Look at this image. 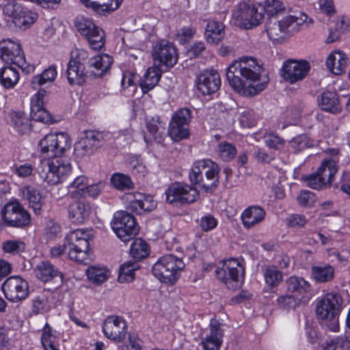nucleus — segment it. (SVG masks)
Wrapping results in <instances>:
<instances>
[{"mask_svg": "<svg viewBox=\"0 0 350 350\" xmlns=\"http://www.w3.org/2000/svg\"><path fill=\"white\" fill-rule=\"evenodd\" d=\"M103 332L107 338L120 342L124 338L126 333V321L121 317L109 316L103 322Z\"/></svg>", "mask_w": 350, "mask_h": 350, "instance_id": "obj_22", "label": "nucleus"}, {"mask_svg": "<svg viewBox=\"0 0 350 350\" xmlns=\"http://www.w3.org/2000/svg\"><path fill=\"white\" fill-rule=\"evenodd\" d=\"M111 185L118 190L124 191L134 187V184L129 176L122 173H114L111 175Z\"/></svg>", "mask_w": 350, "mask_h": 350, "instance_id": "obj_48", "label": "nucleus"}, {"mask_svg": "<svg viewBox=\"0 0 350 350\" xmlns=\"http://www.w3.org/2000/svg\"><path fill=\"white\" fill-rule=\"evenodd\" d=\"M91 237V230H89L77 229L70 232L65 239V247L68 248V257L77 262L85 263Z\"/></svg>", "mask_w": 350, "mask_h": 350, "instance_id": "obj_5", "label": "nucleus"}, {"mask_svg": "<svg viewBox=\"0 0 350 350\" xmlns=\"http://www.w3.org/2000/svg\"><path fill=\"white\" fill-rule=\"evenodd\" d=\"M25 243L20 239H8L2 243V251L8 254L18 255L25 250Z\"/></svg>", "mask_w": 350, "mask_h": 350, "instance_id": "obj_51", "label": "nucleus"}, {"mask_svg": "<svg viewBox=\"0 0 350 350\" xmlns=\"http://www.w3.org/2000/svg\"><path fill=\"white\" fill-rule=\"evenodd\" d=\"M165 194L166 200L170 204H191L199 198V192L196 188L178 182L172 183L166 190Z\"/></svg>", "mask_w": 350, "mask_h": 350, "instance_id": "obj_15", "label": "nucleus"}, {"mask_svg": "<svg viewBox=\"0 0 350 350\" xmlns=\"http://www.w3.org/2000/svg\"><path fill=\"white\" fill-rule=\"evenodd\" d=\"M139 268L137 261H126L120 267L118 281L121 283L130 282L135 278V271Z\"/></svg>", "mask_w": 350, "mask_h": 350, "instance_id": "obj_45", "label": "nucleus"}, {"mask_svg": "<svg viewBox=\"0 0 350 350\" xmlns=\"http://www.w3.org/2000/svg\"><path fill=\"white\" fill-rule=\"evenodd\" d=\"M86 273L89 280L96 284L104 282L109 275V272L106 268L99 267H90Z\"/></svg>", "mask_w": 350, "mask_h": 350, "instance_id": "obj_55", "label": "nucleus"}, {"mask_svg": "<svg viewBox=\"0 0 350 350\" xmlns=\"http://www.w3.org/2000/svg\"><path fill=\"white\" fill-rule=\"evenodd\" d=\"M68 213L73 223L83 224L89 219L91 207L84 200H76L68 206Z\"/></svg>", "mask_w": 350, "mask_h": 350, "instance_id": "obj_28", "label": "nucleus"}, {"mask_svg": "<svg viewBox=\"0 0 350 350\" xmlns=\"http://www.w3.org/2000/svg\"><path fill=\"white\" fill-rule=\"evenodd\" d=\"M14 128L19 134H25L30 129V120L23 112H14L12 116Z\"/></svg>", "mask_w": 350, "mask_h": 350, "instance_id": "obj_49", "label": "nucleus"}, {"mask_svg": "<svg viewBox=\"0 0 350 350\" xmlns=\"http://www.w3.org/2000/svg\"><path fill=\"white\" fill-rule=\"evenodd\" d=\"M287 291L295 295H301L310 291V284L304 278L293 275L286 280Z\"/></svg>", "mask_w": 350, "mask_h": 350, "instance_id": "obj_37", "label": "nucleus"}, {"mask_svg": "<svg viewBox=\"0 0 350 350\" xmlns=\"http://www.w3.org/2000/svg\"><path fill=\"white\" fill-rule=\"evenodd\" d=\"M127 166L131 172L136 176H144L146 172V167L142 159L136 155L128 158Z\"/></svg>", "mask_w": 350, "mask_h": 350, "instance_id": "obj_56", "label": "nucleus"}, {"mask_svg": "<svg viewBox=\"0 0 350 350\" xmlns=\"http://www.w3.org/2000/svg\"><path fill=\"white\" fill-rule=\"evenodd\" d=\"M342 304L343 299L338 293H327L317 303V314L322 319H334L340 313Z\"/></svg>", "mask_w": 350, "mask_h": 350, "instance_id": "obj_14", "label": "nucleus"}, {"mask_svg": "<svg viewBox=\"0 0 350 350\" xmlns=\"http://www.w3.org/2000/svg\"><path fill=\"white\" fill-rule=\"evenodd\" d=\"M264 71L258 59L249 56L234 61L227 68L229 85L240 95L253 96L262 91L268 83L262 77Z\"/></svg>", "mask_w": 350, "mask_h": 350, "instance_id": "obj_1", "label": "nucleus"}, {"mask_svg": "<svg viewBox=\"0 0 350 350\" xmlns=\"http://www.w3.org/2000/svg\"><path fill=\"white\" fill-rule=\"evenodd\" d=\"M19 80L18 71L12 66H3L0 69V83L5 88H14Z\"/></svg>", "mask_w": 350, "mask_h": 350, "instance_id": "obj_42", "label": "nucleus"}, {"mask_svg": "<svg viewBox=\"0 0 350 350\" xmlns=\"http://www.w3.org/2000/svg\"><path fill=\"white\" fill-rule=\"evenodd\" d=\"M185 263L177 256L169 254L161 257L152 267V273L161 282L174 284L183 270Z\"/></svg>", "mask_w": 350, "mask_h": 350, "instance_id": "obj_4", "label": "nucleus"}, {"mask_svg": "<svg viewBox=\"0 0 350 350\" xmlns=\"http://www.w3.org/2000/svg\"><path fill=\"white\" fill-rule=\"evenodd\" d=\"M41 342L45 350H59L57 347L56 336L48 323H46L43 327Z\"/></svg>", "mask_w": 350, "mask_h": 350, "instance_id": "obj_52", "label": "nucleus"}, {"mask_svg": "<svg viewBox=\"0 0 350 350\" xmlns=\"http://www.w3.org/2000/svg\"><path fill=\"white\" fill-rule=\"evenodd\" d=\"M41 342L45 350H59L57 347L56 336L48 323H46L43 327Z\"/></svg>", "mask_w": 350, "mask_h": 350, "instance_id": "obj_53", "label": "nucleus"}, {"mask_svg": "<svg viewBox=\"0 0 350 350\" xmlns=\"http://www.w3.org/2000/svg\"><path fill=\"white\" fill-rule=\"evenodd\" d=\"M312 275L319 283L331 282L335 276L334 268L329 264H322L311 267Z\"/></svg>", "mask_w": 350, "mask_h": 350, "instance_id": "obj_36", "label": "nucleus"}, {"mask_svg": "<svg viewBox=\"0 0 350 350\" xmlns=\"http://www.w3.org/2000/svg\"><path fill=\"white\" fill-rule=\"evenodd\" d=\"M111 225L114 232L124 242L131 240L139 231L134 217L125 211L116 212Z\"/></svg>", "mask_w": 350, "mask_h": 350, "instance_id": "obj_13", "label": "nucleus"}, {"mask_svg": "<svg viewBox=\"0 0 350 350\" xmlns=\"http://www.w3.org/2000/svg\"><path fill=\"white\" fill-rule=\"evenodd\" d=\"M126 208L136 214L142 215L150 212L157 207L153 197L140 192H129L123 196Z\"/></svg>", "mask_w": 350, "mask_h": 350, "instance_id": "obj_18", "label": "nucleus"}, {"mask_svg": "<svg viewBox=\"0 0 350 350\" xmlns=\"http://www.w3.org/2000/svg\"><path fill=\"white\" fill-rule=\"evenodd\" d=\"M265 9L254 4L241 3L234 14L236 24L243 29H252L259 25L264 18Z\"/></svg>", "mask_w": 350, "mask_h": 350, "instance_id": "obj_12", "label": "nucleus"}, {"mask_svg": "<svg viewBox=\"0 0 350 350\" xmlns=\"http://www.w3.org/2000/svg\"><path fill=\"white\" fill-rule=\"evenodd\" d=\"M285 18L293 35L313 23V20L303 12H297Z\"/></svg>", "mask_w": 350, "mask_h": 350, "instance_id": "obj_35", "label": "nucleus"}, {"mask_svg": "<svg viewBox=\"0 0 350 350\" xmlns=\"http://www.w3.org/2000/svg\"><path fill=\"white\" fill-rule=\"evenodd\" d=\"M48 300L44 295L37 296L32 301V312L37 314L47 310Z\"/></svg>", "mask_w": 350, "mask_h": 350, "instance_id": "obj_62", "label": "nucleus"}, {"mask_svg": "<svg viewBox=\"0 0 350 350\" xmlns=\"http://www.w3.org/2000/svg\"><path fill=\"white\" fill-rule=\"evenodd\" d=\"M0 57L8 64L19 67L24 72H33L34 66L26 62L20 43L11 39H5L0 42Z\"/></svg>", "mask_w": 350, "mask_h": 350, "instance_id": "obj_8", "label": "nucleus"}, {"mask_svg": "<svg viewBox=\"0 0 350 350\" xmlns=\"http://www.w3.org/2000/svg\"><path fill=\"white\" fill-rule=\"evenodd\" d=\"M310 69V64L305 60L288 59L282 67V79L291 84L303 80Z\"/></svg>", "mask_w": 350, "mask_h": 350, "instance_id": "obj_20", "label": "nucleus"}, {"mask_svg": "<svg viewBox=\"0 0 350 350\" xmlns=\"http://www.w3.org/2000/svg\"><path fill=\"white\" fill-rule=\"evenodd\" d=\"M146 127L147 133L144 134V140L147 144L153 141L161 142L163 139L165 124L161 120L159 116L147 119Z\"/></svg>", "mask_w": 350, "mask_h": 350, "instance_id": "obj_27", "label": "nucleus"}, {"mask_svg": "<svg viewBox=\"0 0 350 350\" xmlns=\"http://www.w3.org/2000/svg\"><path fill=\"white\" fill-rule=\"evenodd\" d=\"M289 144L295 152L303 151L313 146L312 141L306 135H299L293 137Z\"/></svg>", "mask_w": 350, "mask_h": 350, "instance_id": "obj_58", "label": "nucleus"}, {"mask_svg": "<svg viewBox=\"0 0 350 350\" xmlns=\"http://www.w3.org/2000/svg\"><path fill=\"white\" fill-rule=\"evenodd\" d=\"M266 31L269 38L275 43H282L293 36L285 17L280 21H270Z\"/></svg>", "mask_w": 350, "mask_h": 350, "instance_id": "obj_23", "label": "nucleus"}, {"mask_svg": "<svg viewBox=\"0 0 350 350\" xmlns=\"http://www.w3.org/2000/svg\"><path fill=\"white\" fill-rule=\"evenodd\" d=\"M350 29V19L346 16L339 17L335 23V31H330L327 42L331 43L337 40L340 34L348 31Z\"/></svg>", "mask_w": 350, "mask_h": 350, "instance_id": "obj_47", "label": "nucleus"}, {"mask_svg": "<svg viewBox=\"0 0 350 350\" xmlns=\"http://www.w3.org/2000/svg\"><path fill=\"white\" fill-rule=\"evenodd\" d=\"M191 119V111L183 108L176 111L172 118L168 133L174 141H179L189 135V122Z\"/></svg>", "mask_w": 350, "mask_h": 350, "instance_id": "obj_19", "label": "nucleus"}, {"mask_svg": "<svg viewBox=\"0 0 350 350\" xmlns=\"http://www.w3.org/2000/svg\"><path fill=\"white\" fill-rule=\"evenodd\" d=\"M90 62V66L95 69L94 74L102 76L111 68L113 59L107 54H101L92 58Z\"/></svg>", "mask_w": 350, "mask_h": 350, "instance_id": "obj_43", "label": "nucleus"}, {"mask_svg": "<svg viewBox=\"0 0 350 350\" xmlns=\"http://www.w3.org/2000/svg\"><path fill=\"white\" fill-rule=\"evenodd\" d=\"M81 3L87 8H91L93 11L99 14H105L106 12L113 11L119 8L122 0H111L110 4H100L97 1L91 0H81Z\"/></svg>", "mask_w": 350, "mask_h": 350, "instance_id": "obj_44", "label": "nucleus"}, {"mask_svg": "<svg viewBox=\"0 0 350 350\" xmlns=\"http://www.w3.org/2000/svg\"><path fill=\"white\" fill-rule=\"evenodd\" d=\"M138 81V76L131 72L126 71L122 73L121 85L124 90L131 89L130 92H134L136 90V84Z\"/></svg>", "mask_w": 350, "mask_h": 350, "instance_id": "obj_60", "label": "nucleus"}, {"mask_svg": "<svg viewBox=\"0 0 350 350\" xmlns=\"http://www.w3.org/2000/svg\"><path fill=\"white\" fill-rule=\"evenodd\" d=\"M239 122L243 127L251 128L254 126L256 123L254 111L252 110L243 111L240 115Z\"/></svg>", "mask_w": 350, "mask_h": 350, "instance_id": "obj_64", "label": "nucleus"}, {"mask_svg": "<svg viewBox=\"0 0 350 350\" xmlns=\"http://www.w3.org/2000/svg\"><path fill=\"white\" fill-rule=\"evenodd\" d=\"M217 155L224 161H231L237 154L236 147L227 142H221L217 144Z\"/></svg>", "mask_w": 350, "mask_h": 350, "instance_id": "obj_54", "label": "nucleus"}, {"mask_svg": "<svg viewBox=\"0 0 350 350\" xmlns=\"http://www.w3.org/2000/svg\"><path fill=\"white\" fill-rule=\"evenodd\" d=\"M99 146L98 135L92 131L85 132L79 140L75 143L74 152L77 157L90 154Z\"/></svg>", "mask_w": 350, "mask_h": 350, "instance_id": "obj_26", "label": "nucleus"}, {"mask_svg": "<svg viewBox=\"0 0 350 350\" xmlns=\"http://www.w3.org/2000/svg\"><path fill=\"white\" fill-rule=\"evenodd\" d=\"M210 332L202 338L201 345L204 350H220L224 330L221 325L215 319H211L209 324Z\"/></svg>", "mask_w": 350, "mask_h": 350, "instance_id": "obj_25", "label": "nucleus"}, {"mask_svg": "<svg viewBox=\"0 0 350 350\" xmlns=\"http://www.w3.org/2000/svg\"><path fill=\"white\" fill-rule=\"evenodd\" d=\"M302 180L306 183L307 186L313 189L319 190L327 187L317 171L310 175L304 176Z\"/></svg>", "mask_w": 350, "mask_h": 350, "instance_id": "obj_59", "label": "nucleus"}, {"mask_svg": "<svg viewBox=\"0 0 350 350\" xmlns=\"http://www.w3.org/2000/svg\"><path fill=\"white\" fill-rule=\"evenodd\" d=\"M263 138L265 145L269 148L278 150L284 147V139L275 132H266Z\"/></svg>", "mask_w": 350, "mask_h": 350, "instance_id": "obj_57", "label": "nucleus"}, {"mask_svg": "<svg viewBox=\"0 0 350 350\" xmlns=\"http://www.w3.org/2000/svg\"><path fill=\"white\" fill-rule=\"evenodd\" d=\"M318 104L323 111L332 113H338L342 109L338 96L335 92H323L318 98Z\"/></svg>", "mask_w": 350, "mask_h": 350, "instance_id": "obj_31", "label": "nucleus"}, {"mask_svg": "<svg viewBox=\"0 0 350 350\" xmlns=\"http://www.w3.org/2000/svg\"><path fill=\"white\" fill-rule=\"evenodd\" d=\"M75 27L94 50L101 49L105 44L103 30L90 18L79 16L75 19Z\"/></svg>", "mask_w": 350, "mask_h": 350, "instance_id": "obj_9", "label": "nucleus"}, {"mask_svg": "<svg viewBox=\"0 0 350 350\" xmlns=\"http://www.w3.org/2000/svg\"><path fill=\"white\" fill-rule=\"evenodd\" d=\"M262 274L265 283L270 288L278 286L282 280V273L275 266H266L262 268Z\"/></svg>", "mask_w": 350, "mask_h": 350, "instance_id": "obj_46", "label": "nucleus"}, {"mask_svg": "<svg viewBox=\"0 0 350 350\" xmlns=\"http://www.w3.org/2000/svg\"><path fill=\"white\" fill-rule=\"evenodd\" d=\"M322 350H350V339L340 338L326 344Z\"/></svg>", "mask_w": 350, "mask_h": 350, "instance_id": "obj_61", "label": "nucleus"}, {"mask_svg": "<svg viewBox=\"0 0 350 350\" xmlns=\"http://www.w3.org/2000/svg\"><path fill=\"white\" fill-rule=\"evenodd\" d=\"M220 85V76L216 70H205L198 77L197 88L204 95L215 92L219 90Z\"/></svg>", "mask_w": 350, "mask_h": 350, "instance_id": "obj_24", "label": "nucleus"}, {"mask_svg": "<svg viewBox=\"0 0 350 350\" xmlns=\"http://www.w3.org/2000/svg\"><path fill=\"white\" fill-rule=\"evenodd\" d=\"M216 275L229 289L240 287L245 277L242 260L235 258L224 260L221 267H218L216 270Z\"/></svg>", "mask_w": 350, "mask_h": 350, "instance_id": "obj_6", "label": "nucleus"}, {"mask_svg": "<svg viewBox=\"0 0 350 350\" xmlns=\"http://www.w3.org/2000/svg\"><path fill=\"white\" fill-rule=\"evenodd\" d=\"M152 57L154 62H158L159 66L172 68L178 61L177 50L173 43L163 40L154 45Z\"/></svg>", "mask_w": 350, "mask_h": 350, "instance_id": "obj_21", "label": "nucleus"}, {"mask_svg": "<svg viewBox=\"0 0 350 350\" xmlns=\"http://www.w3.org/2000/svg\"><path fill=\"white\" fill-rule=\"evenodd\" d=\"M4 14L12 18V22L19 28L26 29L37 19V14L18 3H8L3 8Z\"/></svg>", "mask_w": 350, "mask_h": 350, "instance_id": "obj_17", "label": "nucleus"}, {"mask_svg": "<svg viewBox=\"0 0 350 350\" xmlns=\"http://www.w3.org/2000/svg\"><path fill=\"white\" fill-rule=\"evenodd\" d=\"M265 211L258 206L246 208L241 215V220L245 228H251L262 222L265 217Z\"/></svg>", "mask_w": 350, "mask_h": 350, "instance_id": "obj_29", "label": "nucleus"}, {"mask_svg": "<svg viewBox=\"0 0 350 350\" xmlns=\"http://www.w3.org/2000/svg\"><path fill=\"white\" fill-rule=\"evenodd\" d=\"M71 146V140L64 133H52L45 135L39 142L42 154L57 157L64 154Z\"/></svg>", "mask_w": 350, "mask_h": 350, "instance_id": "obj_11", "label": "nucleus"}, {"mask_svg": "<svg viewBox=\"0 0 350 350\" xmlns=\"http://www.w3.org/2000/svg\"><path fill=\"white\" fill-rule=\"evenodd\" d=\"M338 170V160L336 159H325L322 161L317 172L321 176V179L325 182L326 186H329L333 181Z\"/></svg>", "mask_w": 350, "mask_h": 350, "instance_id": "obj_33", "label": "nucleus"}, {"mask_svg": "<svg viewBox=\"0 0 350 350\" xmlns=\"http://www.w3.org/2000/svg\"><path fill=\"white\" fill-rule=\"evenodd\" d=\"M57 75V68L54 65L49 66L40 75L33 77L30 82V86L34 90L41 88L46 84L52 83Z\"/></svg>", "mask_w": 350, "mask_h": 350, "instance_id": "obj_34", "label": "nucleus"}, {"mask_svg": "<svg viewBox=\"0 0 350 350\" xmlns=\"http://www.w3.org/2000/svg\"><path fill=\"white\" fill-rule=\"evenodd\" d=\"M224 26L222 23L215 21L207 23L205 29V37L208 42L217 44L224 38Z\"/></svg>", "mask_w": 350, "mask_h": 350, "instance_id": "obj_39", "label": "nucleus"}, {"mask_svg": "<svg viewBox=\"0 0 350 350\" xmlns=\"http://www.w3.org/2000/svg\"><path fill=\"white\" fill-rule=\"evenodd\" d=\"M161 76V70L157 66H152L147 69L144 74V79L140 83V87L144 93H147L152 90L158 83Z\"/></svg>", "mask_w": 350, "mask_h": 350, "instance_id": "obj_40", "label": "nucleus"}, {"mask_svg": "<svg viewBox=\"0 0 350 350\" xmlns=\"http://www.w3.org/2000/svg\"><path fill=\"white\" fill-rule=\"evenodd\" d=\"M1 290L8 300L18 302L28 297L29 284L20 276H11L3 282Z\"/></svg>", "mask_w": 350, "mask_h": 350, "instance_id": "obj_16", "label": "nucleus"}, {"mask_svg": "<svg viewBox=\"0 0 350 350\" xmlns=\"http://www.w3.org/2000/svg\"><path fill=\"white\" fill-rule=\"evenodd\" d=\"M88 58V52L83 49L75 48L70 52V59L67 65L66 76L70 85H81L87 78L84 62Z\"/></svg>", "mask_w": 350, "mask_h": 350, "instance_id": "obj_7", "label": "nucleus"}, {"mask_svg": "<svg viewBox=\"0 0 350 350\" xmlns=\"http://www.w3.org/2000/svg\"><path fill=\"white\" fill-rule=\"evenodd\" d=\"M308 220L304 215L299 214H293L286 218V224L288 227L294 228H300L305 226Z\"/></svg>", "mask_w": 350, "mask_h": 350, "instance_id": "obj_63", "label": "nucleus"}, {"mask_svg": "<svg viewBox=\"0 0 350 350\" xmlns=\"http://www.w3.org/2000/svg\"><path fill=\"white\" fill-rule=\"evenodd\" d=\"M1 220L6 226L22 228L31 223V216L17 200L5 204L1 211Z\"/></svg>", "mask_w": 350, "mask_h": 350, "instance_id": "obj_10", "label": "nucleus"}, {"mask_svg": "<svg viewBox=\"0 0 350 350\" xmlns=\"http://www.w3.org/2000/svg\"><path fill=\"white\" fill-rule=\"evenodd\" d=\"M348 64V59L345 53L341 51L332 52L327 57L326 66L329 70L336 75L342 74Z\"/></svg>", "mask_w": 350, "mask_h": 350, "instance_id": "obj_30", "label": "nucleus"}, {"mask_svg": "<svg viewBox=\"0 0 350 350\" xmlns=\"http://www.w3.org/2000/svg\"><path fill=\"white\" fill-rule=\"evenodd\" d=\"M72 166L70 161L64 154L53 157L45 168L39 171L40 178L49 185L62 183L70 175Z\"/></svg>", "mask_w": 350, "mask_h": 350, "instance_id": "obj_3", "label": "nucleus"}, {"mask_svg": "<svg viewBox=\"0 0 350 350\" xmlns=\"http://www.w3.org/2000/svg\"><path fill=\"white\" fill-rule=\"evenodd\" d=\"M21 191L35 213L40 214L42 206V196L40 192L31 186L25 187Z\"/></svg>", "mask_w": 350, "mask_h": 350, "instance_id": "obj_41", "label": "nucleus"}, {"mask_svg": "<svg viewBox=\"0 0 350 350\" xmlns=\"http://www.w3.org/2000/svg\"><path fill=\"white\" fill-rule=\"evenodd\" d=\"M88 183V177L83 175L78 176L68 185V194L72 199L85 198V190Z\"/></svg>", "mask_w": 350, "mask_h": 350, "instance_id": "obj_38", "label": "nucleus"}, {"mask_svg": "<svg viewBox=\"0 0 350 350\" xmlns=\"http://www.w3.org/2000/svg\"><path fill=\"white\" fill-rule=\"evenodd\" d=\"M219 167L210 159H201L193 162L189 173L192 185H198L205 191L217 187L219 183Z\"/></svg>", "mask_w": 350, "mask_h": 350, "instance_id": "obj_2", "label": "nucleus"}, {"mask_svg": "<svg viewBox=\"0 0 350 350\" xmlns=\"http://www.w3.org/2000/svg\"><path fill=\"white\" fill-rule=\"evenodd\" d=\"M130 253L135 261L146 257L148 255L147 243L142 239H136L131 245Z\"/></svg>", "mask_w": 350, "mask_h": 350, "instance_id": "obj_50", "label": "nucleus"}, {"mask_svg": "<svg viewBox=\"0 0 350 350\" xmlns=\"http://www.w3.org/2000/svg\"><path fill=\"white\" fill-rule=\"evenodd\" d=\"M33 271L36 277L44 282H49L56 277H59L62 280L63 277L62 273L47 261L38 263Z\"/></svg>", "mask_w": 350, "mask_h": 350, "instance_id": "obj_32", "label": "nucleus"}]
</instances>
